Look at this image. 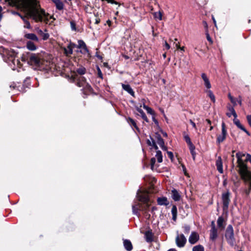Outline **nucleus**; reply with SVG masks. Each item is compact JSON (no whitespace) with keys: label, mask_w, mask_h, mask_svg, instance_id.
I'll list each match as a JSON object with an SVG mask.
<instances>
[{"label":"nucleus","mask_w":251,"mask_h":251,"mask_svg":"<svg viewBox=\"0 0 251 251\" xmlns=\"http://www.w3.org/2000/svg\"><path fill=\"white\" fill-rule=\"evenodd\" d=\"M22 8L27 16L35 22L45 21L47 18L45 11L38 7L37 0H23Z\"/></svg>","instance_id":"f257e3e1"},{"label":"nucleus","mask_w":251,"mask_h":251,"mask_svg":"<svg viewBox=\"0 0 251 251\" xmlns=\"http://www.w3.org/2000/svg\"><path fill=\"white\" fill-rule=\"evenodd\" d=\"M245 156V154L241 152H238L236 154L238 167L239 168V173L245 184L248 187V189H246L245 192L247 195H249L251 191V174L248 171L247 165L242 159Z\"/></svg>","instance_id":"f03ea898"},{"label":"nucleus","mask_w":251,"mask_h":251,"mask_svg":"<svg viewBox=\"0 0 251 251\" xmlns=\"http://www.w3.org/2000/svg\"><path fill=\"white\" fill-rule=\"evenodd\" d=\"M136 197L138 201L145 204V205L143 206L142 204L135 202L132 206L133 214L139 217L140 216V210L144 211L146 213H147L148 209L150 206L149 203L150 199L147 192H143L139 189L137 191Z\"/></svg>","instance_id":"7ed1b4c3"},{"label":"nucleus","mask_w":251,"mask_h":251,"mask_svg":"<svg viewBox=\"0 0 251 251\" xmlns=\"http://www.w3.org/2000/svg\"><path fill=\"white\" fill-rule=\"evenodd\" d=\"M78 45L76 46L75 43L70 42L68 46H67V48H65L64 49V51L65 54L67 55H70L73 54V48L75 47H77L78 49H82V50H80V52L82 54H85L87 53L88 56H90V53L89 52V50H88L86 44L85 42L82 40H79L77 41Z\"/></svg>","instance_id":"20e7f679"},{"label":"nucleus","mask_w":251,"mask_h":251,"mask_svg":"<svg viewBox=\"0 0 251 251\" xmlns=\"http://www.w3.org/2000/svg\"><path fill=\"white\" fill-rule=\"evenodd\" d=\"M228 109L229 111H231V113H226V115L228 117H230L231 115H233L234 117L233 119L234 124L240 129L246 132L248 135H250V133L249 131L241 124L240 121L237 119V115L234 109V108L232 106H229L228 107Z\"/></svg>","instance_id":"39448f33"},{"label":"nucleus","mask_w":251,"mask_h":251,"mask_svg":"<svg viewBox=\"0 0 251 251\" xmlns=\"http://www.w3.org/2000/svg\"><path fill=\"white\" fill-rule=\"evenodd\" d=\"M225 237L228 244L233 247L235 244L234 230L232 226L229 225L226 230Z\"/></svg>","instance_id":"423d86ee"},{"label":"nucleus","mask_w":251,"mask_h":251,"mask_svg":"<svg viewBox=\"0 0 251 251\" xmlns=\"http://www.w3.org/2000/svg\"><path fill=\"white\" fill-rule=\"evenodd\" d=\"M28 63L31 65L35 67L36 69L41 70L43 68L41 66L42 61L37 54H31L29 56Z\"/></svg>","instance_id":"0eeeda50"},{"label":"nucleus","mask_w":251,"mask_h":251,"mask_svg":"<svg viewBox=\"0 0 251 251\" xmlns=\"http://www.w3.org/2000/svg\"><path fill=\"white\" fill-rule=\"evenodd\" d=\"M229 196L230 193L228 191L223 193L222 195V199L223 204V210L224 211L227 210L228 208V205L230 201Z\"/></svg>","instance_id":"6e6552de"},{"label":"nucleus","mask_w":251,"mask_h":251,"mask_svg":"<svg viewBox=\"0 0 251 251\" xmlns=\"http://www.w3.org/2000/svg\"><path fill=\"white\" fill-rule=\"evenodd\" d=\"M227 135V132L226 128V125L224 122H223L222 123V133L217 136L216 143L220 144L222 143L226 139Z\"/></svg>","instance_id":"1a4fd4ad"},{"label":"nucleus","mask_w":251,"mask_h":251,"mask_svg":"<svg viewBox=\"0 0 251 251\" xmlns=\"http://www.w3.org/2000/svg\"><path fill=\"white\" fill-rule=\"evenodd\" d=\"M187 241V239L183 234H177L176 238V243L179 248L183 247Z\"/></svg>","instance_id":"9d476101"},{"label":"nucleus","mask_w":251,"mask_h":251,"mask_svg":"<svg viewBox=\"0 0 251 251\" xmlns=\"http://www.w3.org/2000/svg\"><path fill=\"white\" fill-rule=\"evenodd\" d=\"M78 87H85L88 90L91 91L92 87L87 82H86V79L83 76H80L78 79V81L77 83Z\"/></svg>","instance_id":"9b49d317"},{"label":"nucleus","mask_w":251,"mask_h":251,"mask_svg":"<svg viewBox=\"0 0 251 251\" xmlns=\"http://www.w3.org/2000/svg\"><path fill=\"white\" fill-rule=\"evenodd\" d=\"M199 239V235L196 232H192L189 238V242L191 244H195Z\"/></svg>","instance_id":"f8f14e48"},{"label":"nucleus","mask_w":251,"mask_h":251,"mask_svg":"<svg viewBox=\"0 0 251 251\" xmlns=\"http://www.w3.org/2000/svg\"><path fill=\"white\" fill-rule=\"evenodd\" d=\"M122 87L123 90L127 92L132 97L135 96L134 92L129 84H125L122 83Z\"/></svg>","instance_id":"ddd939ff"},{"label":"nucleus","mask_w":251,"mask_h":251,"mask_svg":"<svg viewBox=\"0 0 251 251\" xmlns=\"http://www.w3.org/2000/svg\"><path fill=\"white\" fill-rule=\"evenodd\" d=\"M216 165L217 167V170L218 172L222 174L223 173V162L222 158L221 156H219L216 160Z\"/></svg>","instance_id":"4468645a"},{"label":"nucleus","mask_w":251,"mask_h":251,"mask_svg":"<svg viewBox=\"0 0 251 251\" xmlns=\"http://www.w3.org/2000/svg\"><path fill=\"white\" fill-rule=\"evenodd\" d=\"M201 76V78H202L204 81L205 86L207 88V89H210V88L211 87V85L207 75H206L205 74L202 73Z\"/></svg>","instance_id":"2eb2a0df"},{"label":"nucleus","mask_w":251,"mask_h":251,"mask_svg":"<svg viewBox=\"0 0 251 251\" xmlns=\"http://www.w3.org/2000/svg\"><path fill=\"white\" fill-rule=\"evenodd\" d=\"M157 143L162 150L165 151L167 150V148L164 145V140L160 135H158L157 136Z\"/></svg>","instance_id":"dca6fc26"},{"label":"nucleus","mask_w":251,"mask_h":251,"mask_svg":"<svg viewBox=\"0 0 251 251\" xmlns=\"http://www.w3.org/2000/svg\"><path fill=\"white\" fill-rule=\"evenodd\" d=\"M172 197L175 201H179L180 199V195L175 189L172 190Z\"/></svg>","instance_id":"f3484780"},{"label":"nucleus","mask_w":251,"mask_h":251,"mask_svg":"<svg viewBox=\"0 0 251 251\" xmlns=\"http://www.w3.org/2000/svg\"><path fill=\"white\" fill-rule=\"evenodd\" d=\"M157 203L160 205H168L169 202L166 197H160L157 199Z\"/></svg>","instance_id":"a211bd4d"},{"label":"nucleus","mask_w":251,"mask_h":251,"mask_svg":"<svg viewBox=\"0 0 251 251\" xmlns=\"http://www.w3.org/2000/svg\"><path fill=\"white\" fill-rule=\"evenodd\" d=\"M52 2L55 4L57 10H62L64 9V5L61 0H52Z\"/></svg>","instance_id":"6ab92c4d"},{"label":"nucleus","mask_w":251,"mask_h":251,"mask_svg":"<svg viewBox=\"0 0 251 251\" xmlns=\"http://www.w3.org/2000/svg\"><path fill=\"white\" fill-rule=\"evenodd\" d=\"M124 246L126 250L127 251H131L132 250V245L131 242L127 239L124 240Z\"/></svg>","instance_id":"aec40b11"},{"label":"nucleus","mask_w":251,"mask_h":251,"mask_svg":"<svg viewBox=\"0 0 251 251\" xmlns=\"http://www.w3.org/2000/svg\"><path fill=\"white\" fill-rule=\"evenodd\" d=\"M145 237L146 241L148 243H151L153 241V235L152 232L150 231L145 232Z\"/></svg>","instance_id":"412c9836"},{"label":"nucleus","mask_w":251,"mask_h":251,"mask_svg":"<svg viewBox=\"0 0 251 251\" xmlns=\"http://www.w3.org/2000/svg\"><path fill=\"white\" fill-rule=\"evenodd\" d=\"M218 237V232L217 229H211L210 231V239L212 241H215Z\"/></svg>","instance_id":"4be33fe9"},{"label":"nucleus","mask_w":251,"mask_h":251,"mask_svg":"<svg viewBox=\"0 0 251 251\" xmlns=\"http://www.w3.org/2000/svg\"><path fill=\"white\" fill-rule=\"evenodd\" d=\"M126 121L131 126H133L137 131H139V129L135 121L133 119L128 117L126 119Z\"/></svg>","instance_id":"5701e85b"},{"label":"nucleus","mask_w":251,"mask_h":251,"mask_svg":"<svg viewBox=\"0 0 251 251\" xmlns=\"http://www.w3.org/2000/svg\"><path fill=\"white\" fill-rule=\"evenodd\" d=\"M25 37L26 39H30L32 41H38V38L34 33H27L25 34Z\"/></svg>","instance_id":"b1692460"},{"label":"nucleus","mask_w":251,"mask_h":251,"mask_svg":"<svg viewBox=\"0 0 251 251\" xmlns=\"http://www.w3.org/2000/svg\"><path fill=\"white\" fill-rule=\"evenodd\" d=\"M171 213L172 214V219L176 221L177 217V210L176 205H173L171 209Z\"/></svg>","instance_id":"393cba45"},{"label":"nucleus","mask_w":251,"mask_h":251,"mask_svg":"<svg viewBox=\"0 0 251 251\" xmlns=\"http://www.w3.org/2000/svg\"><path fill=\"white\" fill-rule=\"evenodd\" d=\"M26 48L30 50H35L36 49V46L32 41H27L26 43Z\"/></svg>","instance_id":"a878e982"},{"label":"nucleus","mask_w":251,"mask_h":251,"mask_svg":"<svg viewBox=\"0 0 251 251\" xmlns=\"http://www.w3.org/2000/svg\"><path fill=\"white\" fill-rule=\"evenodd\" d=\"M224 219L223 217L221 216L218 218V220H217L218 226L219 228H221L222 229H223L225 228V226L224 225Z\"/></svg>","instance_id":"bb28decb"},{"label":"nucleus","mask_w":251,"mask_h":251,"mask_svg":"<svg viewBox=\"0 0 251 251\" xmlns=\"http://www.w3.org/2000/svg\"><path fill=\"white\" fill-rule=\"evenodd\" d=\"M136 110L140 113L142 118L146 122L148 123L149 120L144 112L139 107H136Z\"/></svg>","instance_id":"cd10ccee"},{"label":"nucleus","mask_w":251,"mask_h":251,"mask_svg":"<svg viewBox=\"0 0 251 251\" xmlns=\"http://www.w3.org/2000/svg\"><path fill=\"white\" fill-rule=\"evenodd\" d=\"M37 31L38 33L42 36V39L43 40H45L49 38V34L48 33H44L43 31L39 28H38L37 29Z\"/></svg>","instance_id":"c85d7f7f"},{"label":"nucleus","mask_w":251,"mask_h":251,"mask_svg":"<svg viewBox=\"0 0 251 251\" xmlns=\"http://www.w3.org/2000/svg\"><path fill=\"white\" fill-rule=\"evenodd\" d=\"M143 107L147 111L148 113L151 115L152 116H155V113L151 107L146 105L144 102Z\"/></svg>","instance_id":"c756f323"},{"label":"nucleus","mask_w":251,"mask_h":251,"mask_svg":"<svg viewBox=\"0 0 251 251\" xmlns=\"http://www.w3.org/2000/svg\"><path fill=\"white\" fill-rule=\"evenodd\" d=\"M155 157L157 159V161L158 163H161L163 161V156L162 154V152L160 151H157L155 154Z\"/></svg>","instance_id":"7c9ffc66"},{"label":"nucleus","mask_w":251,"mask_h":251,"mask_svg":"<svg viewBox=\"0 0 251 251\" xmlns=\"http://www.w3.org/2000/svg\"><path fill=\"white\" fill-rule=\"evenodd\" d=\"M192 251H204V249L202 245H199L194 246L193 248Z\"/></svg>","instance_id":"2f4dec72"},{"label":"nucleus","mask_w":251,"mask_h":251,"mask_svg":"<svg viewBox=\"0 0 251 251\" xmlns=\"http://www.w3.org/2000/svg\"><path fill=\"white\" fill-rule=\"evenodd\" d=\"M153 17L156 20L161 21L162 20V14L160 12H156L153 13Z\"/></svg>","instance_id":"473e14b6"},{"label":"nucleus","mask_w":251,"mask_h":251,"mask_svg":"<svg viewBox=\"0 0 251 251\" xmlns=\"http://www.w3.org/2000/svg\"><path fill=\"white\" fill-rule=\"evenodd\" d=\"M206 92L207 93L208 96L210 97L211 100L213 102H215V98L212 92L210 90H207L206 91Z\"/></svg>","instance_id":"72a5a7b5"},{"label":"nucleus","mask_w":251,"mask_h":251,"mask_svg":"<svg viewBox=\"0 0 251 251\" xmlns=\"http://www.w3.org/2000/svg\"><path fill=\"white\" fill-rule=\"evenodd\" d=\"M77 72L80 75H84L86 72V69L84 67H81L77 70Z\"/></svg>","instance_id":"f704fd0d"},{"label":"nucleus","mask_w":251,"mask_h":251,"mask_svg":"<svg viewBox=\"0 0 251 251\" xmlns=\"http://www.w3.org/2000/svg\"><path fill=\"white\" fill-rule=\"evenodd\" d=\"M184 232L185 234H188L190 231V227L189 225H185L183 226Z\"/></svg>","instance_id":"c9c22d12"},{"label":"nucleus","mask_w":251,"mask_h":251,"mask_svg":"<svg viewBox=\"0 0 251 251\" xmlns=\"http://www.w3.org/2000/svg\"><path fill=\"white\" fill-rule=\"evenodd\" d=\"M228 97L230 100V101L235 105L236 104L235 99L231 96L230 93L228 94Z\"/></svg>","instance_id":"e433bc0d"},{"label":"nucleus","mask_w":251,"mask_h":251,"mask_svg":"<svg viewBox=\"0 0 251 251\" xmlns=\"http://www.w3.org/2000/svg\"><path fill=\"white\" fill-rule=\"evenodd\" d=\"M184 139L188 145L190 143H192L191 139L188 135H184Z\"/></svg>","instance_id":"4c0bfd02"},{"label":"nucleus","mask_w":251,"mask_h":251,"mask_svg":"<svg viewBox=\"0 0 251 251\" xmlns=\"http://www.w3.org/2000/svg\"><path fill=\"white\" fill-rule=\"evenodd\" d=\"M155 162H156V159L154 157H152L151 158V168L152 170H153V167H154V165L155 163Z\"/></svg>","instance_id":"58836bf2"},{"label":"nucleus","mask_w":251,"mask_h":251,"mask_svg":"<svg viewBox=\"0 0 251 251\" xmlns=\"http://www.w3.org/2000/svg\"><path fill=\"white\" fill-rule=\"evenodd\" d=\"M24 23H25V25H24L25 28H28V29L31 28V25H30V23L29 22V21H28L27 20L25 21Z\"/></svg>","instance_id":"ea45409f"},{"label":"nucleus","mask_w":251,"mask_h":251,"mask_svg":"<svg viewBox=\"0 0 251 251\" xmlns=\"http://www.w3.org/2000/svg\"><path fill=\"white\" fill-rule=\"evenodd\" d=\"M71 29L74 31L76 30L75 24L74 22L71 21L70 22Z\"/></svg>","instance_id":"a19ab883"},{"label":"nucleus","mask_w":251,"mask_h":251,"mask_svg":"<svg viewBox=\"0 0 251 251\" xmlns=\"http://www.w3.org/2000/svg\"><path fill=\"white\" fill-rule=\"evenodd\" d=\"M188 145L189 149L190 151H193L195 150V147L193 144L192 143L188 144Z\"/></svg>","instance_id":"79ce46f5"},{"label":"nucleus","mask_w":251,"mask_h":251,"mask_svg":"<svg viewBox=\"0 0 251 251\" xmlns=\"http://www.w3.org/2000/svg\"><path fill=\"white\" fill-rule=\"evenodd\" d=\"M97 70H98V77H99L100 78L102 79L103 78L102 74V72H101L100 68L99 67H97Z\"/></svg>","instance_id":"37998d69"},{"label":"nucleus","mask_w":251,"mask_h":251,"mask_svg":"<svg viewBox=\"0 0 251 251\" xmlns=\"http://www.w3.org/2000/svg\"><path fill=\"white\" fill-rule=\"evenodd\" d=\"M248 123L250 126L251 127V115H249L247 116Z\"/></svg>","instance_id":"c03bdc74"},{"label":"nucleus","mask_w":251,"mask_h":251,"mask_svg":"<svg viewBox=\"0 0 251 251\" xmlns=\"http://www.w3.org/2000/svg\"><path fill=\"white\" fill-rule=\"evenodd\" d=\"M150 138L151 140V141H150L149 139H148L147 140V144L149 146H152V140H153V139H152V138L151 136H150Z\"/></svg>","instance_id":"a18cd8bd"},{"label":"nucleus","mask_w":251,"mask_h":251,"mask_svg":"<svg viewBox=\"0 0 251 251\" xmlns=\"http://www.w3.org/2000/svg\"><path fill=\"white\" fill-rule=\"evenodd\" d=\"M167 154H168V157H169L170 159H172L173 158V157H174V155H173V152H171V151H167Z\"/></svg>","instance_id":"49530a36"},{"label":"nucleus","mask_w":251,"mask_h":251,"mask_svg":"<svg viewBox=\"0 0 251 251\" xmlns=\"http://www.w3.org/2000/svg\"><path fill=\"white\" fill-rule=\"evenodd\" d=\"M247 161H249L251 163V155L247 154L246 158Z\"/></svg>","instance_id":"de8ad7c7"},{"label":"nucleus","mask_w":251,"mask_h":251,"mask_svg":"<svg viewBox=\"0 0 251 251\" xmlns=\"http://www.w3.org/2000/svg\"><path fill=\"white\" fill-rule=\"evenodd\" d=\"M151 147H152L153 148H154V149H155V150H158V147H157V146L156 145V143H155V141H154V140H152V146H151Z\"/></svg>","instance_id":"09e8293b"},{"label":"nucleus","mask_w":251,"mask_h":251,"mask_svg":"<svg viewBox=\"0 0 251 251\" xmlns=\"http://www.w3.org/2000/svg\"><path fill=\"white\" fill-rule=\"evenodd\" d=\"M206 38H207V40L209 42H210L211 43H212V39L209 35V34L207 33H206Z\"/></svg>","instance_id":"8fccbe9b"},{"label":"nucleus","mask_w":251,"mask_h":251,"mask_svg":"<svg viewBox=\"0 0 251 251\" xmlns=\"http://www.w3.org/2000/svg\"><path fill=\"white\" fill-rule=\"evenodd\" d=\"M165 47L166 50H169L170 49V46L169 44L166 41H165Z\"/></svg>","instance_id":"3c124183"},{"label":"nucleus","mask_w":251,"mask_h":251,"mask_svg":"<svg viewBox=\"0 0 251 251\" xmlns=\"http://www.w3.org/2000/svg\"><path fill=\"white\" fill-rule=\"evenodd\" d=\"M190 123L194 128H195V129L197 128L195 123L192 120H190Z\"/></svg>","instance_id":"603ef678"},{"label":"nucleus","mask_w":251,"mask_h":251,"mask_svg":"<svg viewBox=\"0 0 251 251\" xmlns=\"http://www.w3.org/2000/svg\"><path fill=\"white\" fill-rule=\"evenodd\" d=\"M152 119L155 124L157 125L158 124L157 120L155 118V116H152Z\"/></svg>","instance_id":"864d4df0"},{"label":"nucleus","mask_w":251,"mask_h":251,"mask_svg":"<svg viewBox=\"0 0 251 251\" xmlns=\"http://www.w3.org/2000/svg\"><path fill=\"white\" fill-rule=\"evenodd\" d=\"M211 229H216L214 221L211 222Z\"/></svg>","instance_id":"5fc2aeb1"},{"label":"nucleus","mask_w":251,"mask_h":251,"mask_svg":"<svg viewBox=\"0 0 251 251\" xmlns=\"http://www.w3.org/2000/svg\"><path fill=\"white\" fill-rule=\"evenodd\" d=\"M19 62V61L18 59H13L12 60V63L13 64H15V63H16L17 64H18Z\"/></svg>","instance_id":"6e6d98bb"},{"label":"nucleus","mask_w":251,"mask_h":251,"mask_svg":"<svg viewBox=\"0 0 251 251\" xmlns=\"http://www.w3.org/2000/svg\"><path fill=\"white\" fill-rule=\"evenodd\" d=\"M12 13L13 15H18L19 16H20V15H21L19 12L16 11H12Z\"/></svg>","instance_id":"4d7b16f0"},{"label":"nucleus","mask_w":251,"mask_h":251,"mask_svg":"<svg viewBox=\"0 0 251 251\" xmlns=\"http://www.w3.org/2000/svg\"><path fill=\"white\" fill-rule=\"evenodd\" d=\"M182 168H183V172L184 173V174L185 175H186V168L185 167V166L184 165L182 166Z\"/></svg>","instance_id":"13d9d810"},{"label":"nucleus","mask_w":251,"mask_h":251,"mask_svg":"<svg viewBox=\"0 0 251 251\" xmlns=\"http://www.w3.org/2000/svg\"><path fill=\"white\" fill-rule=\"evenodd\" d=\"M20 17L23 20L24 22H25V21H26L25 17L21 15H20Z\"/></svg>","instance_id":"bf43d9fd"},{"label":"nucleus","mask_w":251,"mask_h":251,"mask_svg":"<svg viewBox=\"0 0 251 251\" xmlns=\"http://www.w3.org/2000/svg\"><path fill=\"white\" fill-rule=\"evenodd\" d=\"M190 152H191L192 156L196 155V153L195 152V151H190Z\"/></svg>","instance_id":"052dcab7"},{"label":"nucleus","mask_w":251,"mask_h":251,"mask_svg":"<svg viewBox=\"0 0 251 251\" xmlns=\"http://www.w3.org/2000/svg\"><path fill=\"white\" fill-rule=\"evenodd\" d=\"M100 22V19H96V21H95V24H99Z\"/></svg>","instance_id":"680f3d73"},{"label":"nucleus","mask_w":251,"mask_h":251,"mask_svg":"<svg viewBox=\"0 0 251 251\" xmlns=\"http://www.w3.org/2000/svg\"><path fill=\"white\" fill-rule=\"evenodd\" d=\"M206 122H207V123L208 125H211V121H210V120H209V119H206Z\"/></svg>","instance_id":"e2e57ef3"},{"label":"nucleus","mask_w":251,"mask_h":251,"mask_svg":"<svg viewBox=\"0 0 251 251\" xmlns=\"http://www.w3.org/2000/svg\"><path fill=\"white\" fill-rule=\"evenodd\" d=\"M237 101L240 105H242V100L241 98H239V99L237 100Z\"/></svg>","instance_id":"0e129e2a"},{"label":"nucleus","mask_w":251,"mask_h":251,"mask_svg":"<svg viewBox=\"0 0 251 251\" xmlns=\"http://www.w3.org/2000/svg\"><path fill=\"white\" fill-rule=\"evenodd\" d=\"M107 24L109 25V26H110L111 25V21H110L109 20H107Z\"/></svg>","instance_id":"69168bd1"},{"label":"nucleus","mask_w":251,"mask_h":251,"mask_svg":"<svg viewBox=\"0 0 251 251\" xmlns=\"http://www.w3.org/2000/svg\"><path fill=\"white\" fill-rule=\"evenodd\" d=\"M178 44H179V42H178V43H176V48L177 49H179V48H180V47H179V46Z\"/></svg>","instance_id":"338daca9"},{"label":"nucleus","mask_w":251,"mask_h":251,"mask_svg":"<svg viewBox=\"0 0 251 251\" xmlns=\"http://www.w3.org/2000/svg\"><path fill=\"white\" fill-rule=\"evenodd\" d=\"M168 251H176L175 249H171L169 250Z\"/></svg>","instance_id":"774afa93"}]
</instances>
